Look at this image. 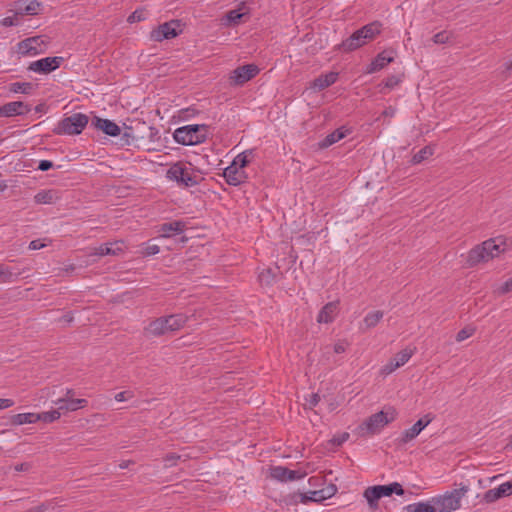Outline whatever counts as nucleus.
Returning a JSON list of instances; mask_svg holds the SVG:
<instances>
[{
  "mask_svg": "<svg viewBox=\"0 0 512 512\" xmlns=\"http://www.w3.org/2000/svg\"><path fill=\"white\" fill-rule=\"evenodd\" d=\"M384 313L382 311L369 312L363 319V325L365 329H371L375 327L383 318Z\"/></svg>",
  "mask_w": 512,
  "mask_h": 512,
  "instance_id": "473e14b6",
  "label": "nucleus"
},
{
  "mask_svg": "<svg viewBox=\"0 0 512 512\" xmlns=\"http://www.w3.org/2000/svg\"><path fill=\"white\" fill-rule=\"evenodd\" d=\"M224 177L229 185L238 186L245 182L247 174L245 170L230 164L224 169Z\"/></svg>",
  "mask_w": 512,
  "mask_h": 512,
  "instance_id": "f3484780",
  "label": "nucleus"
},
{
  "mask_svg": "<svg viewBox=\"0 0 512 512\" xmlns=\"http://www.w3.org/2000/svg\"><path fill=\"white\" fill-rule=\"evenodd\" d=\"M123 251L122 243H105L95 248L93 255L106 256V255H118Z\"/></svg>",
  "mask_w": 512,
  "mask_h": 512,
  "instance_id": "a878e982",
  "label": "nucleus"
},
{
  "mask_svg": "<svg viewBox=\"0 0 512 512\" xmlns=\"http://www.w3.org/2000/svg\"><path fill=\"white\" fill-rule=\"evenodd\" d=\"M244 16L239 10H231L226 14L227 24H238L240 19Z\"/></svg>",
  "mask_w": 512,
  "mask_h": 512,
  "instance_id": "37998d69",
  "label": "nucleus"
},
{
  "mask_svg": "<svg viewBox=\"0 0 512 512\" xmlns=\"http://www.w3.org/2000/svg\"><path fill=\"white\" fill-rule=\"evenodd\" d=\"M339 311V301H332L322 307L317 316V322L328 324L333 322Z\"/></svg>",
  "mask_w": 512,
  "mask_h": 512,
  "instance_id": "aec40b11",
  "label": "nucleus"
},
{
  "mask_svg": "<svg viewBox=\"0 0 512 512\" xmlns=\"http://www.w3.org/2000/svg\"><path fill=\"white\" fill-rule=\"evenodd\" d=\"M384 114H385L386 116H393V114H394V110H393L392 108H389V109H387V110H385V111H384Z\"/></svg>",
  "mask_w": 512,
  "mask_h": 512,
  "instance_id": "0e129e2a",
  "label": "nucleus"
},
{
  "mask_svg": "<svg viewBox=\"0 0 512 512\" xmlns=\"http://www.w3.org/2000/svg\"><path fill=\"white\" fill-rule=\"evenodd\" d=\"M346 130L343 128L336 129L332 133L328 134L320 143L321 148H327L346 136Z\"/></svg>",
  "mask_w": 512,
  "mask_h": 512,
  "instance_id": "c756f323",
  "label": "nucleus"
},
{
  "mask_svg": "<svg viewBox=\"0 0 512 512\" xmlns=\"http://www.w3.org/2000/svg\"><path fill=\"white\" fill-rule=\"evenodd\" d=\"M31 110L30 106L22 101H13L0 107V117L25 115Z\"/></svg>",
  "mask_w": 512,
  "mask_h": 512,
  "instance_id": "dca6fc26",
  "label": "nucleus"
},
{
  "mask_svg": "<svg viewBox=\"0 0 512 512\" xmlns=\"http://www.w3.org/2000/svg\"><path fill=\"white\" fill-rule=\"evenodd\" d=\"M380 498L391 496L393 493L397 495H403L404 490L398 482H393L388 485H376Z\"/></svg>",
  "mask_w": 512,
  "mask_h": 512,
  "instance_id": "c85d7f7f",
  "label": "nucleus"
},
{
  "mask_svg": "<svg viewBox=\"0 0 512 512\" xmlns=\"http://www.w3.org/2000/svg\"><path fill=\"white\" fill-rule=\"evenodd\" d=\"M14 405V401L8 398H0V410L12 407Z\"/></svg>",
  "mask_w": 512,
  "mask_h": 512,
  "instance_id": "13d9d810",
  "label": "nucleus"
},
{
  "mask_svg": "<svg viewBox=\"0 0 512 512\" xmlns=\"http://www.w3.org/2000/svg\"><path fill=\"white\" fill-rule=\"evenodd\" d=\"M474 333V328H471V327H465L463 329H461L457 335H456V341L457 342H462L464 340H466L467 338H469L470 336H472Z\"/></svg>",
  "mask_w": 512,
  "mask_h": 512,
  "instance_id": "49530a36",
  "label": "nucleus"
},
{
  "mask_svg": "<svg viewBox=\"0 0 512 512\" xmlns=\"http://www.w3.org/2000/svg\"><path fill=\"white\" fill-rule=\"evenodd\" d=\"M504 251L503 243H497L495 239H489L470 250L467 262L470 266H475L499 256Z\"/></svg>",
  "mask_w": 512,
  "mask_h": 512,
  "instance_id": "f03ea898",
  "label": "nucleus"
},
{
  "mask_svg": "<svg viewBox=\"0 0 512 512\" xmlns=\"http://www.w3.org/2000/svg\"><path fill=\"white\" fill-rule=\"evenodd\" d=\"M55 404L57 405L59 411H76L79 408L85 407L87 405L86 399H67L60 398Z\"/></svg>",
  "mask_w": 512,
  "mask_h": 512,
  "instance_id": "5701e85b",
  "label": "nucleus"
},
{
  "mask_svg": "<svg viewBox=\"0 0 512 512\" xmlns=\"http://www.w3.org/2000/svg\"><path fill=\"white\" fill-rule=\"evenodd\" d=\"M347 346H348V343H347L346 341H344V340H341V341H338L337 343H335V344L333 345V347H331V346H329V345H328V346H326V347L324 348V350H325V352H324V353H325V354H329V353H330V350H331V349H333V351H334L335 353L340 354V353L345 352V350H346V347H347Z\"/></svg>",
  "mask_w": 512,
  "mask_h": 512,
  "instance_id": "79ce46f5",
  "label": "nucleus"
},
{
  "mask_svg": "<svg viewBox=\"0 0 512 512\" xmlns=\"http://www.w3.org/2000/svg\"><path fill=\"white\" fill-rule=\"evenodd\" d=\"M349 438V434L348 433H344L340 438H335L333 439V442L337 445H341L342 443H344L347 439Z\"/></svg>",
  "mask_w": 512,
  "mask_h": 512,
  "instance_id": "680f3d73",
  "label": "nucleus"
},
{
  "mask_svg": "<svg viewBox=\"0 0 512 512\" xmlns=\"http://www.w3.org/2000/svg\"><path fill=\"white\" fill-rule=\"evenodd\" d=\"M337 492V488L335 485H329L328 487L321 489V493L325 496V500L331 498Z\"/></svg>",
  "mask_w": 512,
  "mask_h": 512,
  "instance_id": "864d4df0",
  "label": "nucleus"
},
{
  "mask_svg": "<svg viewBox=\"0 0 512 512\" xmlns=\"http://www.w3.org/2000/svg\"><path fill=\"white\" fill-rule=\"evenodd\" d=\"M414 353V349L411 348H405L399 353H397L383 368L382 373L383 374H390L393 371H395L397 368L403 366L406 364L409 359L412 357Z\"/></svg>",
  "mask_w": 512,
  "mask_h": 512,
  "instance_id": "ddd939ff",
  "label": "nucleus"
},
{
  "mask_svg": "<svg viewBox=\"0 0 512 512\" xmlns=\"http://www.w3.org/2000/svg\"><path fill=\"white\" fill-rule=\"evenodd\" d=\"M58 199V192L55 190H41L34 196L37 204H53Z\"/></svg>",
  "mask_w": 512,
  "mask_h": 512,
  "instance_id": "cd10ccee",
  "label": "nucleus"
},
{
  "mask_svg": "<svg viewBox=\"0 0 512 512\" xmlns=\"http://www.w3.org/2000/svg\"><path fill=\"white\" fill-rule=\"evenodd\" d=\"M181 459V456L175 453H170L164 458L165 466L172 467L176 465L177 461Z\"/></svg>",
  "mask_w": 512,
  "mask_h": 512,
  "instance_id": "09e8293b",
  "label": "nucleus"
},
{
  "mask_svg": "<svg viewBox=\"0 0 512 512\" xmlns=\"http://www.w3.org/2000/svg\"><path fill=\"white\" fill-rule=\"evenodd\" d=\"M512 494V481L502 483L496 488L489 489L483 495V501L486 503H493L497 500L507 497Z\"/></svg>",
  "mask_w": 512,
  "mask_h": 512,
  "instance_id": "2eb2a0df",
  "label": "nucleus"
},
{
  "mask_svg": "<svg viewBox=\"0 0 512 512\" xmlns=\"http://www.w3.org/2000/svg\"><path fill=\"white\" fill-rule=\"evenodd\" d=\"M14 14L12 16H7L2 19L1 24L5 27L18 26L19 20L18 17L20 15H16V9L14 8Z\"/></svg>",
  "mask_w": 512,
  "mask_h": 512,
  "instance_id": "c03bdc74",
  "label": "nucleus"
},
{
  "mask_svg": "<svg viewBox=\"0 0 512 512\" xmlns=\"http://www.w3.org/2000/svg\"><path fill=\"white\" fill-rule=\"evenodd\" d=\"M449 40V34L446 31L439 32L433 36V42L435 44H444Z\"/></svg>",
  "mask_w": 512,
  "mask_h": 512,
  "instance_id": "de8ad7c7",
  "label": "nucleus"
},
{
  "mask_svg": "<svg viewBox=\"0 0 512 512\" xmlns=\"http://www.w3.org/2000/svg\"><path fill=\"white\" fill-rule=\"evenodd\" d=\"M185 227H186L185 222L173 221V222H168V223L162 224L160 226L159 231L161 232L162 237L168 238L173 235L182 233L184 231Z\"/></svg>",
  "mask_w": 512,
  "mask_h": 512,
  "instance_id": "b1692460",
  "label": "nucleus"
},
{
  "mask_svg": "<svg viewBox=\"0 0 512 512\" xmlns=\"http://www.w3.org/2000/svg\"><path fill=\"white\" fill-rule=\"evenodd\" d=\"M320 401V396L316 393L312 394L309 399V405L310 407H314L318 404Z\"/></svg>",
  "mask_w": 512,
  "mask_h": 512,
  "instance_id": "052dcab7",
  "label": "nucleus"
},
{
  "mask_svg": "<svg viewBox=\"0 0 512 512\" xmlns=\"http://www.w3.org/2000/svg\"><path fill=\"white\" fill-rule=\"evenodd\" d=\"M337 78V72H329L327 74H322L314 79V81L310 84V88L315 91L324 90L325 88L334 84L337 81Z\"/></svg>",
  "mask_w": 512,
  "mask_h": 512,
  "instance_id": "412c9836",
  "label": "nucleus"
},
{
  "mask_svg": "<svg viewBox=\"0 0 512 512\" xmlns=\"http://www.w3.org/2000/svg\"><path fill=\"white\" fill-rule=\"evenodd\" d=\"M33 84L30 82H14L9 85V91L13 93L30 94Z\"/></svg>",
  "mask_w": 512,
  "mask_h": 512,
  "instance_id": "72a5a7b5",
  "label": "nucleus"
},
{
  "mask_svg": "<svg viewBox=\"0 0 512 512\" xmlns=\"http://www.w3.org/2000/svg\"><path fill=\"white\" fill-rule=\"evenodd\" d=\"M53 167V163L49 160H41L38 164V169L40 171H47Z\"/></svg>",
  "mask_w": 512,
  "mask_h": 512,
  "instance_id": "6e6d98bb",
  "label": "nucleus"
},
{
  "mask_svg": "<svg viewBox=\"0 0 512 512\" xmlns=\"http://www.w3.org/2000/svg\"><path fill=\"white\" fill-rule=\"evenodd\" d=\"M394 57L386 52L379 53L367 68V73H375L393 62Z\"/></svg>",
  "mask_w": 512,
  "mask_h": 512,
  "instance_id": "393cba45",
  "label": "nucleus"
},
{
  "mask_svg": "<svg viewBox=\"0 0 512 512\" xmlns=\"http://www.w3.org/2000/svg\"><path fill=\"white\" fill-rule=\"evenodd\" d=\"M325 500V496L321 493V490L309 491L308 493L301 494V502L306 503L308 501L321 502Z\"/></svg>",
  "mask_w": 512,
  "mask_h": 512,
  "instance_id": "e433bc0d",
  "label": "nucleus"
},
{
  "mask_svg": "<svg viewBox=\"0 0 512 512\" xmlns=\"http://www.w3.org/2000/svg\"><path fill=\"white\" fill-rule=\"evenodd\" d=\"M88 116L82 113H74L62 119L54 129L58 135L80 134L88 124Z\"/></svg>",
  "mask_w": 512,
  "mask_h": 512,
  "instance_id": "423d86ee",
  "label": "nucleus"
},
{
  "mask_svg": "<svg viewBox=\"0 0 512 512\" xmlns=\"http://www.w3.org/2000/svg\"><path fill=\"white\" fill-rule=\"evenodd\" d=\"M133 397L132 391H122L115 395V400L118 402H123L131 399Z\"/></svg>",
  "mask_w": 512,
  "mask_h": 512,
  "instance_id": "8fccbe9b",
  "label": "nucleus"
},
{
  "mask_svg": "<svg viewBox=\"0 0 512 512\" xmlns=\"http://www.w3.org/2000/svg\"><path fill=\"white\" fill-rule=\"evenodd\" d=\"M37 414L39 416V421H43L45 423L54 422L55 420L59 419L61 416V412L59 411L58 408L55 410H52V411H47V412H42V413H37Z\"/></svg>",
  "mask_w": 512,
  "mask_h": 512,
  "instance_id": "4c0bfd02",
  "label": "nucleus"
},
{
  "mask_svg": "<svg viewBox=\"0 0 512 512\" xmlns=\"http://www.w3.org/2000/svg\"><path fill=\"white\" fill-rule=\"evenodd\" d=\"M167 178L176 181L183 187H193L199 183V177L191 173L190 169L180 162L173 164L168 169Z\"/></svg>",
  "mask_w": 512,
  "mask_h": 512,
  "instance_id": "0eeeda50",
  "label": "nucleus"
},
{
  "mask_svg": "<svg viewBox=\"0 0 512 512\" xmlns=\"http://www.w3.org/2000/svg\"><path fill=\"white\" fill-rule=\"evenodd\" d=\"M45 247V244H43L40 240H33L29 244V249L31 250H38Z\"/></svg>",
  "mask_w": 512,
  "mask_h": 512,
  "instance_id": "bf43d9fd",
  "label": "nucleus"
},
{
  "mask_svg": "<svg viewBox=\"0 0 512 512\" xmlns=\"http://www.w3.org/2000/svg\"><path fill=\"white\" fill-rule=\"evenodd\" d=\"M406 510L407 512H435L430 500L408 505Z\"/></svg>",
  "mask_w": 512,
  "mask_h": 512,
  "instance_id": "c9c22d12",
  "label": "nucleus"
},
{
  "mask_svg": "<svg viewBox=\"0 0 512 512\" xmlns=\"http://www.w3.org/2000/svg\"><path fill=\"white\" fill-rule=\"evenodd\" d=\"M400 82V79L398 76H395V75H392L390 77H388L386 80H385V87L389 88V89H392L394 88L395 86H397Z\"/></svg>",
  "mask_w": 512,
  "mask_h": 512,
  "instance_id": "603ef678",
  "label": "nucleus"
},
{
  "mask_svg": "<svg viewBox=\"0 0 512 512\" xmlns=\"http://www.w3.org/2000/svg\"><path fill=\"white\" fill-rule=\"evenodd\" d=\"M47 510V507L45 504H41L37 507H34L30 510V512H45Z\"/></svg>",
  "mask_w": 512,
  "mask_h": 512,
  "instance_id": "e2e57ef3",
  "label": "nucleus"
},
{
  "mask_svg": "<svg viewBox=\"0 0 512 512\" xmlns=\"http://www.w3.org/2000/svg\"><path fill=\"white\" fill-rule=\"evenodd\" d=\"M381 32V24L378 22L369 23L362 28L356 30L351 36L343 40L340 44V48L344 52L354 51L368 42L375 39Z\"/></svg>",
  "mask_w": 512,
  "mask_h": 512,
  "instance_id": "f257e3e1",
  "label": "nucleus"
},
{
  "mask_svg": "<svg viewBox=\"0 0 512 512\" xmlns=\"http://www.w3.org/2000/svg\"><path fill=\"white\" fill-rule=\"evenodd\" d=\"M434 153V148L432 146H425L421 150H419L414 156L412 157L411 162L413 164H419L422 161L428 159L430 156H432Z\"/></svg>",
  "mask_w": 512,
  "mask_h": 512,
  "instance_id": "f704fd0d",
  "label": "nucleus"
},
{
  "mask_svg": "<svg viewBox=\"0 0 512 512\" xmlns=\"http://www.w3.org/2000/svg\"><path fill=\"white\" fill-rule=\"evenodd\" d=\"M11 421L15 425L33 424L39 421V416L37 413H19Z\"/></svg>",
  "mask_w": 512,
  "mask_h": 512,
  "instance_id": "2f4dec72",
  "label": "nucleus"
},
{
  "mask_svg": "<svg viewBox=\"0 0 512 512\" xmlns=\"http://www.w3.org/2000/svg\"><path fill=\"white\" fill-rule=\"evenodd\" d=\"M259 72V69L254 64L240 66L233 70L230 74V82L235 86H241L254 78Z\"/></svg>",
  "mask_w": 512,
  "mask_h": 512,
  "instance_id": "9d476101",
  "label": "nucleus"
},
{
  "mask_svg": "<svg viewBox=\"0 0 512 512\" xmlns=\"http://www.w3.org/2000/svg\"><path fill=\"white\" fill-rule=\"evenodd\" d=\"M270 475L273 479L277 481L288 482L303 478L305 476V473L290 470L283 466H274L270 469Z\"/></svg>",
  "mask_w": 512,
  "mask_h": 512,
  "instance_id": "4468645a",
  "label": "nucleus"
},
{
  "mask_svg": "<svg viewBox=\"0 0 512 512\" xmlns=\"http://www.w3.org/2000/svg\"><path fill=\"white\" fill-rule=\"evenodd\" d=\"M251 153H252L251 151H246V152L238 154L234 158V160H233V162L231 164H233L234 166L244 170L246 165L249 163V155Z\"/></svg>",
  "mask_w": 512,
  "mask_h": 512,
  "instance_id": "58836bf2",
  "label": "nucleus"
},
{
  "mask_svg": "<svg viewBox=\"0 0 512 512\" xmlns=\"http://www.w3.org/2000/svg\"><path fill=\"white\" fill-rule=\"evenodd\" d=\"M47 44L48 41L45 36L29 37L17 44V52L23 56H35L44 53Z\"/></svg>",
  "mask_w": 512,
  "mask_h": 512,
  "instance_id": "6e6552de",
  "label": "nucleus"
},
{
  "mask_svg": "<svg viewBox=\"0 0 512 512\" xmlns=\"http://www.w3.org/2000/svg\"><path fill=\"white\" fill-rule=\"evenodd\" d=\"M146 19V13L144 10H135L127 19L129 23H136Z\"/></svg>",
  "mask_w": 512,
  "mask_h": 512,
  "instance_id": "a18cd8bd",
  "label": "nucleus"
},
{
  "mask_svg": "<svg viewBox=\"0 0 512 512\" xmlns=\"http://www.w3.org/2000/svg\"><path fill=\"white\" fill-rule=\"evenodd\" d=\"M258 278L261 284L268 286L274 282L275 275L271 269H266L259 274Z\"/></svg>",
  "mask_w": 512,
  "mask_h": 512,
  "instance_id": "ea45409f",
  "label": "nucleus"
},
{
  "mask_svg": "<svg viewBox=\"0 0 512 512\" xmlns=\"http://www.w3.org/2000/svg\"><path fill=\"white\" fill-rule=\"evenodd\" d=\"M363 496L367 500L371 510H376L378 508V501L381 498L376 485L365 489Z\"/></svg>",
  "mask_w": 512,
  "mask_h": 512,
  "instance_id": "7c9ffc66",
  "label": "nucleus"
},
{
  "mask_svg": "<svg viewBox=\"0 0 512 512\" xmlns=\"http://www.w3.org/2000/svg\"><path fill=\"white\" fill-rule=\"evenodd\" d=\"M128 464H129V461H123V462H121V463L119 464V467H120L121 469H125V468H127V467H128Z\"/></svg>",
  "mask_w": 512,
  "mask_h": 512,
  "instance_id": "69168bd1",
  "label": "nucleus"
},
{
  "mask_svg": "<svg viewBox=\"0 0 512 512\" xmlns=\"http://www.w3.org/2000/svg\"><path fill=\"white\" fill-rule=\"evenodd\" d=\"M159 251H160V248L158 245L151 244L145 248L144 254L147 256H151V255H155V254L159 253Z\"/></svg>",
  "mask_w": 512,
  "mask_h": 512,
  "instance_id": "5fc2aeb1",
  "label": "nucleus"
},
{
  "mask_svg": "<svg viewBox=\"0 0 512 512\" xmlns=\"http://www.w3.org/2000/svg\"><path fill=\"white\" fill-rule=\"evenodd\" d=\"M512 291V277L504 282L498 289V294H505Z\"/></svg>",
  "mask_w": 512,
  "mask_h": 512,
  "instance_id": "3c124183",
  "label": "nucleus"
},
{
  "mask_svg": "<svg viewBox=\"0 0 512 512\" xmlns=\"http://www.w3.org/2000/svg\"><path fill=\"white\" fill-rule=\"evenodd\" d=\"M64 398L73 399L72 398V390H68L67 393H66V396Z\"/></svg>",
  "mask_w": 512,
  "mask_h": 512,
  "instance_id": "338daca9",
  "label": "nucleus"
},
{
  "mask_svg": "<svg viewBox=\"0 0 512 512\" xmlns=\"http://www.w3.org/2000/svg\"><path fill=\"white\" fill-rule=\"evenodd\" d=\"M469 491L468 486L461 485L460 488L447 491L430 499L435 512H451L461 507V500Z\"/></svg>",
  "mask_w": 512,
  "mask_h": 512,
  "instance_id": "7ed1b4c3",
  "label": "nucleus"
},
{
  "mask_svg": "<svg viewBox=\"0 0 512 512\" xmlns=\"http://www.w3.org/2000/svg\"><path fill=\"white\" fill-rule=\"evenodd\" d=\"M32 465L28 462L20 463L14 466L15 471L17 472H27L31 469Z\"/></svg>",
  "mask_w": 512,
  "mask_h": 512,
  "instance_id": "4d7b16f0",
  "label": "nucleus"
},
{
  "mask_svg": "<svg viewBox=\"0 0 512 512\" xmlns=\"http://www.w3.org/2000/svg\"><path fill=\"white\" fill-rule=\"evenodd\" d=\"M433 420L430 414L420 418L412 427L402 432L400 442L406 444L415 439L423 429H425Z\"/></svg>",
  "mask_w": 512,
  "mask_h": 512,
  "instance_id": "f8f14e48",
  "label": "nucleus"
},
{
  "mask_svg": "<svg viewBox=\"0 0 512 512\" xmlns=\"http://www.w3.org/2000/svg\"><path fill=\"white\" fill-rule=\"evenodd\" d=\"M63 58L59 56L46 57L37 61L31 62L28 69L39 74H48L61 65Z\"/></svg>",
  "mask_w": 512,
  "mask_h": 512,
  "instance_id": "9b49d317",
  "label": "nucleus"
},
{
  "mask_svg": "<svg viewBox=\"0 0 512 512\" xmlns=\"http://www.w3.org/2000/svg\"><path fill=\"white\" fill-rule=\"evenodd\" d=\"M165 320L167 321V328L169 332H174L186 324L188 317L184 314H173L165 317Z\"/></svg>",
  "mask_w": 512,
  "mask_h": 512,
  "instance_id": "bb28decb",
  "label": "nucleus"
},
{
  "mask_svg": "<svg viewBox=\"0 0 512 512\" xmlns=\"http://www.w3.org/2000/svg\"><path fill=\"white\" fill-rule=\"evenodd\" d=\"M91 125L96 129L103 131L105 134L113 137L118 136L121 132L120 127L109 119L94 117L92 119Z\"/></svg>",
  "mask_w": 512,
  "mask_h": 512,
  "instance_id": "6ab92c4d",
  "label": "nucleus"
},
{
  "mask_svg": "<svg viewBox=\"0 0 512 512\" xmlns=\"http://www.w3.org/2000/svg\"><path fill=\"white\" fill-rule=\"evenodd\" d=\"M14 276V273L8 266L0 264V282H11Z\"/></svg>",
  "mask_w": 512,
  "mask_h": 512,
  "instance_id": "a19ab883",
  "label": "nucleus"
},
{
  "mask_svg": "<svg viewBox=\"0 0 512 512\" xmlns=\"http://www.w3.org/2000/svg\"><path fill=\"white\" fill-rule=\"evenodd\" d=\"M208 137V126L205 124L186 125L177 128L173 133L174 140L182 145H197L205 142Z\"/></svg>",
  "mask_w": 512,
  "mask_h": 512,
  "instance_id": "39448f33",
  "label": "nucleus"
},
{
  "mask_svg": "<svg viewBox=\"0 0 512 512\" xmlns=\"http://www.w3.org/2000/svg\"><path fill=\"white\" fill-rule=\"evenodd\" d=\"M167 321L165 317L157 318L149 323V325L145 328V332L150 336H162L164 334L169 333L167 328Z\"/></svg>",
  "mask_w": 512,
  "mask_h": 512,
  "instance_id": "4be33fe9",
  "label": "nucleus"
},
{
  "mask_svg": "<svg viewBox=\"0 0 512 512\" xmlns=\"http://www.w3.org/2000/svg\"><path fill=\"white\" fill-rule=\"evenodd\" d=\"M396 416L397 413L393 408L375 413L359 425L358 434L360 436L378 434L387 424L394 421Z\"/></svg>",
  "mask_w": 512,
  "mask_h": 512,
  "instance_id": "20e7f679",
  "label": "nucleus"
},
{
  "mask_svg": "<svg viewBox=\"0 0 512 512\" xmlns=\"http://www.w3.org/2000/svg\"><path fill=\"white\" fill-rule=\"evenodd\" d=\"M179 27L180 22L177 20L165 22L151 32V39L161 42L165 39L175 38L180 33Z\"/></svg>",
  "mask_w": 512,
  "mask_h": 512,
  "instance_id": "1a4fd4ad",
  "label": "nucleus"
},
{
  "mask_svg": "<svg viewBox=\"0 0 512 512\" xmlns=\"http://www.w3.org/2000/svg\"><path fill=\"white\" fill-rule=\"evenodd\" d=\"M36 111L40 112L41 111V106H37L36 107Z\"/></svg>",
  "mask_w": 512,
  "mask_h": 512,
  "instance_id": "774afa93",
  "label": "nucleus"
},
{
  "mask_svg": "<svg viewBox=\"0 0 512 512\" xmlns=\"http://www.w3.org/2000/svg\"><path fill=\"white\" fill-rule=\"evenodd\" d=\"M16 15H37L42 10L41 4L36 0H19L15 4Z\"/></svg>",
  "mask_w": 512,
  "mask_h": 512,
  "instance_id": "a211bd4d",
  "label": "nucleus"
}]
</instances>
